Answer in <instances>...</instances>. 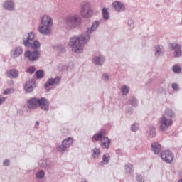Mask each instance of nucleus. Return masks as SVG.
<instances>
[{
  "label": "nucleus",
  "mask_w": 182,
  "mask_h": 182,
  "mask_svg": "<svg viewBox=\"0 0 182 182\" xmlns=\"http://www.w3.org/2000/svg\"><path fill=\"white\" fill-rule=\"evenodd\" d=\"M6 76L9 78L16 79L19 75V72L17 70H7L5 73Z\"/></svg>",
  "instance_id": "nucleus-21"
},
{
  "label": "nucleus",
  "mask_w": 182,
  "mask_h": 182,
  "mask_svg": "<svg viewBox=\"0 0 182 182\" xmlns=\"http://www.w3.org/2000/svg\"><path fill=\"white\" fill-rule=\"evenodd\" d=\"M38 165L40 168L46 169L48 168V160L47 159H41L38 161Z\"/></svg>",
  "instance_id": "nucleus-33"
},
{
  "label": "nucleus",
  "mask_w": 182,
  "mask_h": 182,
  "mask_svg": "<svg viewBox=\"0 0 182 182\" xmlns=\"http://www.w3.org/2000/svg\"><path fill=\"white\" fill-rule=\"evenodd\" d=\"M2 8H3V9H5L6 11H15L14 1H13V0H6L2 4Z\"/></svg>",
  "instance_id": "nucleus-14"
},
{
  "label": "nucleus",
  "mask_w": 182,
  "mask_h": 182,
  "mask_svg": "<svg viewBox=\"0 0 182 182\" xmlns=\"http://www.w3.org/2000/svg\"><path fill=\"white\" fill-rule=\"evenodd\" d=\"M165 114L166 117H168L169 119H174L176 117V113L173 109H166L165 111Z\"/></svg>",
  "instance_id": "nucleus-31"
},
{
  "label": "nucleus",
  "mask_w": 182,
  "mask_h": 182,
  "mask_svg": "<svg viewBox=\"0 0 182 182\" xmlns=\"http://www.w3.org/2000/svg\"><path fill=\"white\" fill-rule=\"evenodd\" d=\"M36 88V83L33 80H29L26 82V85H24V90L26 92L30 93L33 92V89Z\"/></svg>",
  "instance_id": "nucleus-20"
},
{
  "label": "nucleus",
  "mask_w": 182,
  "mask_h": 182,
  "mask_svg": "<svg viewBox=\"0 0 182 182\" xmlns=\"http://www.w3.org/2000/svg\"><path fill=\"white\" fill-rule=\"evenodd\" d=\"M130 129H131V132H137L138 130H139V124H138V123L135 122L134 124L131 125Z\"/></svg>",
  "instance_id": "nucleus-38"
},
{
  "label": "nucleus",
  "mask_w": 182,
  "mask_h": 182,
  "mask_svg": "<svg viewBox=\"0 0 182 182\" xmlns=\"http://www.w3.org/2000/svg\"><path fill=\"white\" fill-rule=\"evenodd\" d=\"M36 76L37 79H43L44 77V73L43 70H39L36 72Z\"/></svg>",
  "instance_id": "nucleus-37"
},
{
  "label": "nucleus",
  "mask_w": 182,
  "mask_h": 182,
  "mask_svg": "<svg viewBox=\"0 0 182 182\" xmlns=\"http://www.w3.org/2000/svg\"><path fill=\"white\" fill-rule=\"evenodd\" d=\"M23 53V49L22 47L17 46L14 48L12 50L10 51V56L13 59H17L19 58L21 55H22Z\"/></svg>",
  "instance_id": "nucleus-12"
},
{
  "label": "nucleus",
  "mask_w": 182,
  "mask_h": 182,
  "mask_svg": "<svg viewBox=\"0 0 182 182\" xmlns=\"http://www.w3.org/2000/svg\"><path fill=\"white\" fill-rule=\"evenodd\" d=\"M112 5L114 11L117 13H122L126 11V6L122 1H114Z\"/></svg>",
  "instance_id": "nucleus-15"
},
{
  "label": "nucleus",
  "mask_w": 182,
  "mask_h": 182,
  "mask_svg": "<svg viewBox=\"0 0 182 182\" xmlns=\"http://www.w3.org/2000/svg\"><path fill=\"white\" fill-rule=\"evenodd\" d=\"M134 171V168H133L131 164H127L124 166V173L127 175L132 174Z\"/></svg>",
  "instance_id": "nucleus-28"
},
{
  "label": "nucleus",
  "mask_w": 182,
  "mask_h": 182,
  "mask_svg": "<svg viewBox=\"0 0 182 182\" xmlns=\"http://www.w3.org/2000/svg\"><path fill=\"white\" fill-rule=\"evenodd\" d=\"M73 143H74V139L72 137L65 138L62 141V144L58 145L55 147V149L58 152L64 154L68 151V149H69L70 146H72Z\"/></svg>",
  "instance_id": "nucleus-5"
},
{
  "label": "nucleus",
  "mask_w": 182,
  "mask_h": 182,
  "mask_svg": "<svg viewBox=\"0 0 182 182\" xmlns=\"http://www.w3.org/2000/svg\"><path fill=\"white\" fill-rule=\"evenodd\" d=\"M151 151L154 154H159L161 151V145L158 141L153 142L151 144Z\"/></svg>",
  "instance_id": "nucleus-22"
},
{
  "label": "nucleus",
  "mask_w": 182,
  "mask_h": 182,
  "mask_svg": "<svg viewBox=\"0 0 182 182\" xmlns=\"http://www.w3.org/2000/svg\"><path fill=\"white\" fill-rule=\"evenodd\" d=\"M55 49H57V50H59L60 52H63L64 47L62 46H55Z\"/></svg>",
  "instance_id": "nucleus-45"
},
{
  "label": "nucleus",
  "mask_w": 182,
  "mask_h": 182,
  "mask_svg": "<svg viewBox=\"0 0 182 182\" xmlns=\"http://www.w3.org/2000/svg\"><path fill=\"white\" fill-rule=\"evenodd\" d=\"M164 55V52L160 46H155L154 47V56L156 58H160Z\"/></svg>",
  "instance_id": "nucleus-23"
},
{
  "label": "nucleus",
  "mask_w": 182,
  "mask_h": 182,
  "mask_svg": "<svg viewBox=\"0 0 182 182\" xmlns=\"http://www.w3.org/2000/svg\"><path fill=\"white\" fill-rule=\"evenodd\" d=\"M170 50L174 51V57L180 58L182 56L181 47L177 43L170 45Z\"/></svg>",
  "instance_id": "nucleus-17"
},
{
  "label": "nucleus",
  "mask_w": 182,
  "mask_h": 182,
  "mask_svg": "<svg viewBox=\"0 0 182 182\" xmlns=\"http://www.w3.org/2000/svg\"><path fill=\"white\" fill-rule=\"evenodd\" d=\"M120 92L123 96H127L129 92V87L127 85H123L120 89Z\"/></svg>",
  "instance_id": "nucleus-34"
},
{
  "label": "nucleus",
  "mask_w": 182,
  "mask_h": 182,
  "mask_svg": "<svg viewBox=\"0 0 182 182\" xmlns=\"http://www.w3.org/2000/svg\"><path fill=\"white\" fill-rule=\"evenodd\" d=\"M36 71V68L34 66H31L26 70V73L33 74Z\"/></svg>",
  "instance_id": "nucleus-43"
},
{
  "label": "nucleus",
  "mask_w": 182,
  "mask_h": 182,
  "mask_svg": "<svg viewBox=\"0 0 182 182\" xmlns=\"http://www.w3.org/2000/svg\"><path fill=\"white\" fill-rule=\"evenodd\" d=\"M136 181H137V182H144V178L142 175L137 173L136 174Z\"/></svg>",
  "instance_id": "nucleus-41"
},
{
  "label": "nucleus",
  "mask_w": 182,
  "mask_h": 182,
  "mask_svg": "<svg viewBox=\"0 0 182 182\" xmlns=\"http://www.w3.org/2000/svg\"><path fill=\"white\" fill-rule=\"evenodd\" d=\"M148 82H149V83L152 82V80H148Z\"/></svg>",
  "instance_id": "nucleus-53"
},
{
  "label": "nucleus",
  "mask_w": 182,
  "mask_h": 182,
  "mask_svg": "<svg viewBox=\"0 0 182 182\" xmlns=\"http://www.w3.org/2000/svg\"><path fill=\"white\" fill-rule=\"evenodd\" d=\"M146 134H148V136L151 137V138H154L157 135V134L156 132V129L153 126H151L149 128V130L146 131Z\"/></svg>",
  "instance_id": "nucleus-30"
},
{
  "label": "nucleus",
  "mask_w": 182,
  "mask_h": 182,
  "mask_svg": "<svg viewBox=\"0 0 182 182\" xmlns=\"http://www.w3.org/2000/svg\"><path fill=\"white\" fill-rule=\"evenodd\" d=\"M105 61V57H104L102 55H98L92 59V63L95 64L97 66H102L104 64V62Z\"/></svg>",
  "instance_id": "nucleus-18"
},
{
  "label": "nucleus",
  "mask_w": 182,
  "mask_h": 182,
  "mask_svg": "<svg viewBox=\"0 0 182 182\" xmlns=\"http://www.w3.org/2000/svg\"><path fill=\"white\" fill-rule=\"evenodd\" d=\"M68 70L67 66H65V65H63V66H62V70H63V71H65V70Z\"/></svg>",
  "instance_id": "nucleus-50"
},
{
  "label": "nucleus",
  "mask_w": 182,
  "mask_h": 182,
  "mask_svg": "<svg viewBox=\"0 0 182 182\" xmlns=\"http://www.w3.org/2000/svg\"><path fill=\"white\" fill-rule=\"evenodd\" d=\"M101 151L100 148H94L91 150V159L93 160H97L100 157Z\"/></svg>",
  "instance_id": "nucleus-24"
},
{
  "label": "nucleus",
  "mask_w": 182,
  "mask_h": 182,
  "mask_svg": "<svg viewBox=\"0 0 182 182\" xmlns=\"http://www.w3.org/2000/svg\"><path fill=\"white\" fill-rule=\"evenodd\" d=\"M161 158L162 161L171 164L174 160V154L171 151H164L161 153Z\"/></svg>",
  "instance_id": "nucleus-7"
},
{
  "label": "nucleus",
  "mask_w": 182,
  "mask_h": 182,
  "mask_svg": "<svg viewBox=\"0 0 182 182\" xmlns=\"http://www.w3.org/2000/svg\"><path fill=\"white\" fill-rule=\"evenodd\" d=\"M103 138H108L107 136H103V132L102 131H99L95 134L93 135L92 139L95 140V141H99L100 140L103 139Z\"/></svg>",
  "instance_id": "nucleus-27"
},
{
  "label": "nucleus",
  "mask_w": 182,
  "mask_h": 182,
  "mask_svg": "<svg viewBox=\"0 0 182 182\" xmlns=\"http://www.w3.org/2000/svg\"><path fill=\"white\" fill-rule=\"evenodd\" d=\"M90 40V36L88 34L75 35L70 38L68 47L72 49L73 53L82 54L85 46Z\"/></svg>",
  "instance_id": "nucleus-1"
},
{
  "label": "nucleus",
  "mask_w": 182,
  "mask_h": 182,
  "mask_svg": "<svg viewBox=\"0 0 182 182\" xmlns=\"http://www.w3.org/2000/svg\"><path fill=\"white\" fill-rule=\"evenodd\" d=\"M129 103L132 107H136L138 106V100L135 97L131 98V100H129Z\"/></svg>",
  "instance_id": "nucleus-39"
},
{
  "label": "nucleus",
  "mask_w": 182,
  "mask_h": 182,
  "mask_svg": "<svg viewBox=\"0 0 182 182\" xmlns=\"http://www.w3.org/2000/svg\"><path fill=\"white\" fill-rule=\"evenodd\" d=\"M36 34L34 32H29L28 34H23L21 38L24 47L33 50H38L41 48V43L35 40Z\"/></svg>",
  "instance_id": "nucleus-2"
},
{
  "label": "nucleus",
  "mask_w": 182,
  "mask_h": 182,
  "mask_svg": "<svg viewBox=\"0 0 182 182\" xmlns=\"http://www.w3.org/2000/svg\"><path fill=\"white\" fill-rule=\"evenodd\" d=\"M38 125H39V122L37 121V122H36V126H38Z\"/></svg>",
  "instance_id": "nucleus-52"
},
{
  "label": "nucleus",
  "mask_w": 182,
  "mask_h": 182,
  "mask_svg": "<svg viewBox=\"0 0 182 182\" xmlns=\"http://www.w3.org/2000/svg\"><path fill=\"white\" fill-rule=\"evenodd\" d=\"M102 16L104 21H109L110 19V12H109V8L104 7L102 9Z\"/></svg>",
  "instance_id": "nucleus-26"
},
{
  "label": "nucleus",
  "mask_w": 182,
  "mask_h": 182,
  "mask_svg": "<svg viewBox=\"0 0 182 182\" xmlns=\"http://www.w3.org/2000/svg\"><path fill=\"white\" fill-rule=\"evenodd\" d=\"M103 161L100 162L99 165L100 166H103V164L107 165L109 164V161H110V155H109L108 153H106L103 155L102 158Z\"/></svg>",
  "instance_id": "nucleus-29"
},
{
  "label": "nucleus",
  "mask_w": 182,
  "mask_h": 182,
  "mask_svg": "<svg viewBox=\"0 0 182 182\" xmlns=\"http://www.w3.org/2000/svg\"><path fill=\"white\" fill-rule=\"evenodd\" d=\"M10 165V161L8 159H6L3 161V166H9Z\"/></svg>",
  "instance_id": "nucleus-46"
},
{
  "label": "nucleus",
  "mask_w": 182,
  "mask_h": 182,
  "mask_svg": "<svg viewBox=\"0 0 182 182\" xmlns=\"http://www.w3.org/2000/svg\"><path fill=\"white\" fill-rule=\"evenodd\" d=\"M100 26V23H99L98 21H94L93 23H92L90 28L86 30V33L84 35L90 36L91 33L95 32L97 30Z\"/></svg>",
  "instance_id": "nucleus-19"
},
{
  "label": "nucleus",
  "mask_w": 182,
  "mask_h": 182,
  "mask_svg": "<svg viewBox=\"0 0 182 182\" xmlns=\"http://www.w3.org/2000/svg\"><path fill=\"white\" fill-rule=\"evenodd\" d=\"M50 105V103L47 98L43 97L38 98V107H39L42 111L48 112Z\"/></svg>",
  "instance_id": "nucleus-9"
},
{
  "label": "nucleus",
  "mask_w": 182,
  "mask_h": 182,
  "mask_svg": "<svg viewBox=\"0 0 182 182\" xmlns=\"http://www.w3.org/2000/svg\"><path fill=\"white\" fill-rule=\"evenodd\" d=\"M38 100L39 98L38 97L29 98L28 102H26V107H28V110L32 111L38 109Z\"/></svg>",
  "instance_id": "nucleus-11"
},
{
  "label": "nucleus",
  "mask_w": 182,
  "mask_h": 182,
  "mask_svg": "<svg viewBox=\"0 0 182 182\" xmlns=\"http://www.w3.org/2000/svg\"><path fill=\"white\" fill-rule=\"evenodd\" d=\"M6 100V98H5L4 97H0V105H1L2 103H4Z\"/></svg>",
  "instance_id": "nucleus-48"
},
{
  "label": "nucleus",
  "mask_w": 182,
  "mask_h": 182,
  "mask_svg": "<svg viewBox=\"0 0 182 182\" xmlns=\"http://www.w3.org/2000/svg\"><path fill=\"white\" fill-rule=\"evenodd\" d=\"M14 92V89L12 88H8L6 89L5 91L3 92L5 95H11Z\"/></svg>",
  "instance_id": "nucleus-40"
},
{
  "label": "nucleus",
  "mask_w": 182,
  "mask_h": 182,
  "mask_svg": "<svg viewBox=\"0 0 182 182\" xmlns=\"http://www.w3.org/2000/svg\"><path fill=\"white\" fill-rule=\"evenodd\" d=\"M127 113H129V114H132V108H128L127 110Z\"/></svg>",
  "instance_id": "nucleus-49"
},
{
  "label": "nucleus",
  "mask_w": 182,
  "mask_h": 182,
  "mask_svg": "<svg viewBox=\"0 0 182 182\" xmlns=\"http://www.w3.org/2000/svg\"><path fill=\"white\" fill-rule=\"evenodd\" d=\"M171 88L175 91L177 92L180 90L179 85L177 83H172Z\"/></svg>",
  "instance_id": "nucleus-42"
},
{
  "label": "nucleus",
  "mask_w": 182,
  "mask_h": 182,
  "mask_svg": "<svg viewBox=\"0 0 182 182\" xmlns=\"http://www.w3.org/2000/svg\"><path fill=\"white\" fill-rule=\"evenodd\" d=\"M60 83H61V77L56 76L55 78L51 77L47 80L46 83L44 84V87L45 89H48L49 87H52L53 85L59 86Z\"/></svg>",
  "instance_id": "nucleus-10"
},
{
  "label": "nucleus",
  "mask_w": 182,
  "mask_h": 182,
  "mask_svg": "<svg viewBox=\"0 0 182 182\" xmlns=\"http://www.w3.org/2000/svg\"><path fill=\"white\" fill-rule=\"evenodd\" d=\"M115 153L117 154L122 155V150L121 149H117V150H115Z\"/></svg>",
  "instance_id": "nucleus-47"
},
{
  "label": "nucleus",
  "mask_w": 182,
  "mask_h": 182,
  "mask_svg": "<svg viewBox=\"0 0 182 182\" xmlns=\"http://www.w3.org/2000/svg\"><path fill=\"white\" fill-rule=\"evenodd\" d=\"M172 71H173L174 73L179 74V73H181V72H182V68H181V67L179 66V65H174L173 67H172Z\"/></svg>",
  "instance_id": "nucleus-35"
},
{
  "label": "nucleus",
  "mask_w": 182,
  "mask_h": 182,
  "mask_svg": "<svg viewBox=\"0 0 182 182\" xmlns=\"http://www.w3.org/2000/svg\"><path fill=\"white\" fill-rule=\"evenodd\" d=\"M127 26H128V29H129V30L134 29V21H133L132 18L128 19Z\"/></svg>",
  "instance_id": "nucleus-36"
},
{
  "label": "nucleus",
  "mask_w": 182,
  "mask_h": 182,
  "mask_svg": "<svg viewBox=\"0 0 182 182\" xmlns=\"http://www.w3.org/2000/svg\"><path fill=\"white\" fill-rule=\"evenodd\" d=\"M36 179L41 180L43 179L46 176V171L44 170H38L35 173Z\"/></svg>",
  "instance_id": "nucleus-32"
},
{
  "label": "nucleus",
  "mask_w": 182,
  "mask_h": 182,
  "mask_svg": "<svg viewBox=\"0 0 182 182\" xmlns=\"http://www.w3.org/2000/svg\"><path fill=\"white\" fill-rule=\"evenodd\" d=\"M173 119H168L165 115H162L159 118V129L162 132H166L168 130L169 127L173 124Z\"/></svg>",
  "instance_id": "nucleus-6"
},
{
  "label": "nucleus",
  "mask_w": 182,
  "mask_h": 182,
  "mask_svg": "<svg viewBox=\"0 0 182 182\" xmlns=\"http://www.w3.org/2000/svg\"><path fill=\"white\" fill-rule=\"evenodd\" d=\"M101 144L100 146H101L102 149H109L110 147L111 140L109 138H103L101 140H100Z\"/></svg>",
  "instance_id": "nucleus-25"
},
{
  "label": "nucleus",
  "mask_w": 182,
  "mask_h": 182,
  "mask_svg": "<svg viewBox=\"0 0 182 182\" xmlns=\"http://www.w3.org/2000/svg\"><path fill=\"white\" fill-rule=\"evenodd\" d=\"M81 182H88L87 179L82 178L81 179Z\"/></svg>",
  "instance_id": "nucleus-51"
},
{
  "label": "nucleus",
  "mask_w": 182,
  "mask_h": 182,
  "mask_svg": "<svg viewBox=\"0 0 182 182\" xmlns=\"http://www.w3.org/2000/svg\"><path fill=\"white\" fill-rule=\"evenodd\" d=\"M80 12L81 16L84 18H90L92 16L93 10L91 8V5L89 1H85L80 4Z\"/></svg>",
  "instance_id": "nucleus-3"
},
{
  "label": "nucleus",
  "mask_w": 182,
  "mask_h": 182,
  "mask_svg": "<svg viewBox=\"0 0 182 182\" xmlns=\"http://www.w3.org/2000/svg\"><path fill=\"white\" fill-rule=\"evenodd\" d=\"M102 78L104 81L108 82L110 77H109L108 74L104 73L102 75Z\"/></svg>",
  "instance_id": "nucleus-44"
},
{
  "label": "nucleus",
  "mask_w": 182,
  "mask_h": 182,
  "mask_svg": "<svg viewBox=\"0 0 182 182\" xmlns=\"http://www.w3.org/2000/svg\"><path fill=\"white\" fill-rule=\"evenodd\" d=\"M52 26H39L38 28V33L42 36H50Z\"/></svg>",
  "instance_id": "nucleus-16"
},
{
  "label": "nucleus",
  "mask_w": 182,
  "mask_h": 182,
  "mask_svg": "<svg viewBox=\"0 0 182 182\" xmlns=\"http://www.w3.org/2000/svg\"><path fill=\"white\" fill-rule=\"evenodd\" d=\"M40 22L41 23L42 26H52L53 25V21L52 18L48 15H43L40 18Z\"/></svg>",
  "instance_id": "nucleus-13"
},
{
  "label": "nucleus",
  "mask_w": 182,
  "mask_h": 182,
  "mask_svg": "<svg viewBox=\"0 0 182 182\" xmlns=\"http://www.w3.org/2000/svg\"><path fill=\"white\" fill-rule=\"evenodd\" d=\"M65 23L70 28H77L80 25V18L77 14H69L65 17Z\"/></svg>",
  "instance_id": "nucleus-4"
},
{
  "label": "nucleus",
  "mask_w": 182,
  "mask_h": 182,
  "mask_svg": "<svg viewBox=\"0 0 182 182\" xmlns=\"http://www.w3.org/2000/svg\"><path fill=\"white\" fill-rule=\"evenodd\" d=\"M24 58L28 60L29 62H36L38 60L39 55H41L40 51H30L26 50L24 52Z\"/></svg>",
  "instance_id": "nucleus-8"
}]
</instances>
